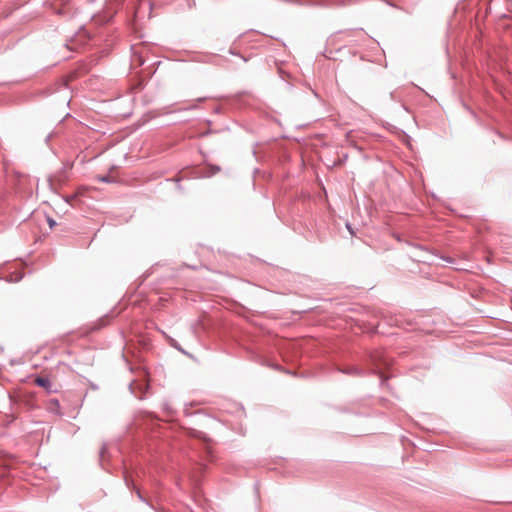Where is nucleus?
Masks as SVG:
<instances>
[{
	"mask_svg": "<svg viewBox=\"0 0 512 512\" xmlns=\"http://www.w3.org/2000/svg\"><path fill=\"white\" fill-rule=\"evenodd\" d=\"M35 383L38 385V386H41V387H44V388H48L50 386V381L49 379L47 378H44V377H37L35 379Z\"/></svg>",
	"mask_w": 512,
	"mask_h": 512,
	"instance_id": "1",
	"label": "nucleus"
},
{
	"mask_svg": "<svg viewBox=\"0 0 512 512\" xmlns=\"http://www.w3.org/2000/svg\"><path fill=\"white\" fill-rule=\"evenodd\" d=\"M379 362L380 364H383V365H388V362L386 361V359H379Z\"/></svg>",
	"mask_w": 512,
	"mask_h": 512,
	"instance_id": "3",
	"label": "nucleus"
},
{
	"mask_svg": "<svg viewBox=\"0 0 512 512\" xmlns=\"http://www.w3.org/2000/svg\"><path fill=\"white\" fill-rule=\"evenodd\" d=\"M67 11L66 10H59L58 13L59 14H63V13H66Z\"/></svg>",
	"mask_w": 512,
	"mask_h": 512,
	"instance_id": "4",
	"label": "nucleus"
},
{
	"mask_svg": "<svg viewBox=\"0 0 512 512\" xmlns=\"http://www.w3.org/2000/svg\"><path fill=\"white\" fill-rule=\"evenodd\" d=\"M48 223H49L50 228H53L56 225V222L51 218H48Z\"/></svg>",
	"mask_w": 512,
	"mask_h": 512,
	"instance_id": "2",
	"label": "nucleus"
},
{
	"mask_svg": "<svg viewBox=\"0 0 512 512\" xmlns=\"http://www.w3.org/2000/svg\"><path fill=\"white\" fill-rule=\"evenodd\" d=\"M99 179H100L101 181H107V178H105V177H101V178H99Z\"/></svg>",
	"mask_w": 512,
	"mask_h": 512,
	"instance_id": "5",
	"label": "nucleus"
}]
</instances>
